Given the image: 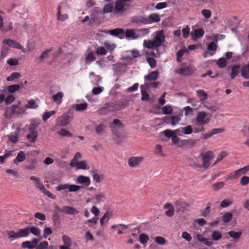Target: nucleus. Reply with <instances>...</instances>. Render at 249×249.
Returning a JSON list of instances; mask_svg holds the SVG:
<instances>
[{
    "instance_id": "27",
    "label": "nucleus",
    "mask_w": 249,
    "mask_h": 249,
    "mask_svg": "<svg viewBox=\"0 0 249 249\" xmlns=\"http://www.w3.org/2000/svg\"><path fill=\"white\" fill-rule=\"evenodd\" d=\"M90 172L93 177L94 180H95L96 182H100L103 179V175L98 174L96 171L91 170Z\"/></svg>"
},
{
    "instance_id": "13",
    "label": "nucleus",
    "mask_w": 249,
    "mask_h": 249,
    "mask_svg": "<svg viewBox=\"0 0 249 249\" xmlns=\"http://www.w3.org/2000/svg\"><path fill=\"white\" fill-rule=\"evenodd\" d=\"M71 121V117L67 115H64L59 117L56 120L57 125L61 126H67Z\"/></svg>"
},
{
    "instance_id": "1",
    "label": "nucleus",
    "mask_w": 249,
    "mask_h": 249,
    "mask_svg": "<svg viewBox=\"0 0 249 249\" xmlns=\"http://www.w3.org/2000/svg\"><path fill=\"white\" fill-rule=\"evenodd\" d=\"M153 40H145L143 42V45L147 48L151 49L157 48L161 46L165 41V36L163 35L164 32H157Z\"/></svg>"
},
{
    "instance_id": "22",
    "label": "nucleus",
    "mask_w": 249,
    "mask_h": 249,
    "mask_svg": "<svg viewBox=\"0 0 249 249\" xmlns=\"http://www.w3.org/2000/svg\"><path fill=\"white\" fill-rule=\"evenodd\" d=\"M64 96V94L62 92H58L56 94H54L52 96V98L53 101L57 104L59 105L62 102V98Z\"/></svg>"
},
{
    "instance_id": "48",
    "label": "nucleus",
    "mask_w": 249,
    "mask_h": 249,
    "mask_svg": "<svg viewBox=\"0 0 249 249\" xmlns=\"http://www.w3.org/2000/svg\"><path fill=\"white\" fill-rule=\"evenodd\" d=\"M216 64L218 67L220 68H224L227 65V61L224 58H219L216 62Z\"/></svg>"
},
{
    "instance_id": "45",
    "label": "nucleus",
    "mask_w": 249,
    "mask_h": 249,
    "mask_svg": "<svg viewBox=\"0 0 249 249\" xmlns=\"http://www.w3.org/2000/svg\"><path fill=\"white\" fill-rule=\"evenodd\" d=\"M20 76V74L18 72H13L9 76L7 77V80L8 81H12L16 79L19 78Z\"/></svg>"
},
{
    "instance_id": "36",
    "label": "nucleus",
    "mask_w": 249,
    "mask_h": 249,
    "mask_svg": "<svg viewBox=\"0 0 249 249\" xmlns=\"http://www.w3.org/2000/svg\"><path fill=\"white\" fill-rule=\"evenodd\" d=\"M229 235L232 238L238 239L240 238L242 235L241 231L235 232L234 231H230L228 232Z\"/></svg>"
},
{
    "instance_id": "5",
    "label": "nucleus",
    "mask_w": 249,
    "mask_h": 249,
    "mask_svg": "<svg viewBox=\"0 0 249 249\" xmlns=\"http://www.w3.org/2000/svg\"><path fill=\"white\" fill-rule=\"evenodd\" d=\"M195 68L191 65L182 67L180 69H177L175 70V72L185 76L190 75L193 74Z\"/></svg>"
},
{
    "instance_id": "42",
    "label": "nucleus",
    "mask_w": 249,
    "mask_h": 249,
    "mask_svg": "<svg viewBox=\"0 0 249 249\" xmlns=\"http://www.w3.org/2000/svg\"><path fill=\"white\" fill-rule=\"evenodd\" d=\"M31 232L33 235L38 236L40 234V230L39 228L34 226L29 228V233Z\"/></svg>"
},
{
    "instance_id": "7",
    "label": "nucleus",
    "mask_w": 249,
    "mask_h": 249,
    "mask_svg": "<svg viewBox=\"0 0 249 249\" xmlns=\"http://www.w3.org/2000/svg\"><path fill=\"white\" fill-rule=\"evenodd\" d=\"M3 43L8 45L10 47H12L16 49H18L21 50L23 53L26 52V50L17 41L11 39H5L3 40Z\"/></svg>"
},
{
    "instance_id": "9",
    "label": "nucleus",
    "mask_w": 249,
    "mask_h": 249,
    "mask_svg": "<svg viewBox=\"0 0 249 249\" xmlns=\"http://www.w3.org/2000/svg\"><path fill=\"white\" fill-rule=\"evenodd\" d=\"M128 3H124L122 0H117L115 4V10L117 13L124 12L129 7Z\"/></svg>"
},
{
    "instance_id": "28",
    "label": "nucleus",
    "mask_w": 249,
    "mask_h": 249,
    "mask_svg": "<svg viewBox=\"0 0 249 249\" xmlns=\"http://www.w3.org/2000/svg\"><path fill=\"white\" fill-rule=\"evenodd\" d=\"M158 72L156 71H154L150 72L149 74L144 76L145 81H151L155 80L158 78Z\"/></svg>"
},
{
    "instance_id": "16",
    "label": "nucleus",
    "mask_w": 249,
    "mask_h": 249,
    "mask_svg": "<svg viewBox=\"0 0 249 249\" xmlns=\"http://www.w3.org/2000/svg\"><path fill=\"white\" fill-rule=\"evenodd\" d=\"M76 182L79 184L88 186L90 184V178L86 176L80 175L77 177L76 178Z\"/></svg>"
},
{
    "instance_id": "14",
    "label": "nucleus",
    "mask_w": 249,
    "mask_h": 249,
    "mask_svg": "<svg viewBox=\"0 0 249 249\" xmlns=\"http://www.w3.org/2000/svg\"><path fill=\"white\" fill-rule=\"evenodd\" d=\"M207 116V114L204 111H201L198 113L196 117V121L200 125H204L208 123L205 118Z\"/></svg>"
},
{
    "instance_id": "44",
    "label": "nucleus",
    "mask_w": 249,
    "mask_h": 249,
    "mask_svg": "<svg viewBox=\"0 0 249 249\" xmlns=\"http://www.w3.org/2000/svg\"><path fill=\"white\" fill-rule=\"evenodd\" d=\"M40 191L46 196H48L49 198H52L53 199H55L56 197L54 195H53L52 193H51L49 191L47 190L45 187L44 186Z\"/></svg>"
},
{
    "instance_id": "52",
    "label": "nucleus",
    "mask_w": 249,
    "mask_h": 249,
    "mask_svg": "<svg viewBox=\"0 0 249 249\" xmlns=\"http://www.w3.org/2000/svg\"><path fill=\"white\" fill-rule=\"evenodd\" d=\"M20 89V86L19 85H13L9 86L7 88L8 91L10 93H14L18 91Z\"/></svg>"
},
{
    "instance_id": "60",
    "label": "nucleus",
    "mask_w": 249,
    "mask_h": 249,
    "mask_svg": "<svg viewBox=\"0 0 249 249\" xmlns=\"http://www.w3.org/2000/svg\"><path fill=\"white\" fill-rule=\"evenodd\" d=\"M148 239V237L145 234H141L139 236V241L141 243L143 244L147 243Z\"/></svg>"
},
{
    "instance_id": "51",
    "label": "nucleus",
    "mask_w": 249,
    "mask_h": 249,
    "mask_svg": "<svg viewBox=\"0 0 249 249\" xmlns=\"http://www.w3.org/2000/svg\"><path fill=\"white\" fill-rule=\"evenodd\" d=\"M81 158V154L79 152H77L76 153L73 159L71 160V162H70V166L71 167H73V165H74V163L77 162V160H78V159H80Z\"/></svg>"
},
{
    "instance_id": "35",
    "label": "nucleus",
    "mask_w": 249,
    "mask_h": 249,
    "mask_svg": "<svg viewBox=\"0 0 249 249\" xmlns=\"http://www.w3.org/2000/svg\"><path fill=\"white\" fill-rule=\"evenodd\" d=\"M57 134L63 137L67 136L71 137L72 136V134L71 132L64 128H62L58 131Z\"/></svg>"
},
{
    "instance_id": "6",
    "label": "nucleus",
    "mask_w": 249,
    "mask_h": 249,
    "mask_svg": "<svg viewBox=\"0 0 249 249\" xmlns=\"http://www.w3.org/2000/svg\"><path fill=\"white\" fill-rule=\"evenodd\" d=\"M20 104V102H19L18 105H13L11 106V107L8 109L5 113V114L7 116L9 115H12L14 114H23L25 110L23 108H19L18 107V106Z\"/></svg>"
},
{
    "instance_id": "62",
    "label": "nucleus",
    "mask_w": 249,
    "mask_h": 249,
    "mask_svg": "<svg viewBox=\"0 0 249 249\" xmlns=\"http://www.w3.org/2000/svg\"><path fill=\"white\" fill-rule=\"evenodd\" d=\"M47 241H44L40 243L38 245H37L36 249H46L48 246Z\"/></svg>"
},
{
    "instance_id": "61",
    "label": "nucleus",
    "mask_w": 249,
    "mask_h": 249,
    "mask_svg": "<svg viewBox=\"0 0 249 249\" xmlns=\"http://www.w3.org/2000/svg\"><path fill=\"white\" fill-rule=\"evenodd\" d=\"M60 216L58 212H54L53 214V220L54 224L59 223Z\"/></svg>"
},
{
    "instance_id": "26",
    "label": "nucleus",
    "mask_w": 249,
    "mask_h": 249,
    "mask_svg": "<svg viewBox=\"0 0 249 249\" xmlns=\"http://www.w3.org/2000/svg\"><path fill=\"white\" fill-rule=\"evenodd\" d=\"M189 51L185 47L182 49L179 50L177 53V61L178 63H180L181 62V58L184 54H188Z\"/></svg>"
},
{
    "instance_id": "8",
    "label": "nucleus",
    "mask_w": 249,
    "mask_h": 249,
    "mask_svg": "<svg viewBox=\"0 0 249 249\" xmlns=\"http://www.w3.org/2000/svg\"><path fill=\"white\" fill-rule=\"evenodd\" d=\"M241 74L245 79H249V63L242 67ZM243 86L244 87H249V80L243 82Z\"/></svg>"
},
{
    "instance_id": "56",
    "label": "nucleus",
    "mask_w": 249,
    "mask_h": 249,
    "mask_svg": "<svg viewBox=\"0 0 249 249\" xmlns=\"http://www.w3.org/2000/svg\"><path fill=\"white\" fill-rule=\"evenodd\" d=\"M37 168V162L36 160H32L31 164L29 166H26L25 168L32 171H34Z\"/></svg>"
},
{
    "instance_id": "25",
    "label": "nucleus",
    "mask_w": 249,
    "mask_h": 249,
    "mask_svg": "<svg viewBox=\"0 0 249 249\" xmlns=\"http://www.w3.org/2000/svg\"><path fill=\"white\" fill-rule=\"evenodd\" d=\"M240 67L237 65H234L231 66V78L233 79L239 73Z\"/></svg>"
},
{
    "instance_id": "53",
    "label": "nucleus",
    "mask_w": 249,
    "mask_h": 249,
    "mask_svg": "<svg viewBox=\"0 0 249 249\" xmlns=\"http://www.w3.org/2000/svg\"><path fill=\"white\" fill-rule=\"evenodd\" d=\"M113 8V4L111 3H108L106 4L103 8V12L104 13H108L111 12Z\"/></svg>"
},
{
    "instance_id": "54",
    "label": "nucleus",
    "mask_w": 249,
    "mask_h": 249,
    "mask_svg": "<svg viewBox=\"0 0 249 249\" xmlns=\"http://www.w3.org/2000/svg\"><path fill=\"white\" fill-rule=\"evenodd\" d=\"M56 113L55 111L52 110L45 112L42 116V120L43 121L47 120L51 116L54 114Z\"/></svg>"
},
{
    "instance_id": "43",
    "label": "nucleus",
    "mask_w": 249,
    "mask_h": 249,
    "mask_svg": "<svg viewBox=\"0 0 249 249\" xmlns=\"http://www.w3.org/2000/svg\"><path fill=\"white\" fill-rule=\"evenodd\" d=\"M40 191L46 196H48L49 198H52L53 199H55L56 197L54 195H53L52 193H51L49 191L47 190L45 187L44 186Z\"/></svg>"
},
{
    "instance_id": "50",
    "label": "nucleus",
    "mask_w": 249,
    "mask_h": 249,
    "mask_svg": "<svg viewBox=\"0 0 249 249\" xmlns=\"http://www.w3.org/2000/svg\"><path fill=\"white\" fill-rule=\"evenodd\" d=\"M95 53L98 55H106L107 52L106 50L105 47H98L95 51Z\"/></svg>"
},
{
    "instance_id": "39",
    "label": "nucleus",
    "mask_w": 249,
    "mask_h": 249,
    "mask_svg": "<svg viewBox=\"0 0 249 249\" xmlns=\"http://www.w3.org/2000/svg\"><path fill=\"white\" fill-rule=\"evenodd\" d=\"M233 215L231 213H226L222 216V220L225 223H228L231 221Z\"/></svg>"
},
{
    "instance_id": "58",
    "label": "nucleus",
    "mask_w": 249,
    "mask_h": 249,
    "mask_svg": "<svg viewBox=\"0 0 249 249\" xmlns=\"http://www.w3.org/2000/svg\"><path fill=\"white\" fill-rule=\"evenodd\" d=\"M52 49H47L45 51H44V52H43L39 57L40 60L42 61L45 58H46L48 56L49 52L52 51Z\"/></svg>"
},
{
    "instance_id": "63",
    "label": "nucleus",
    "mask_w": 249,
    "mask_h": 249,
    "mask_svg": "<svg viewBox=\"0 0 249 249\" xmlns=\"http://www.w3.org/2000/svg\"><path fill=\"white\" fill-rule=\"evenodd\" d=\"M147 62L151 68H155L156 66V60L153 57L147 58Z\"/></svg>"
},
{
    "instance_id": "40",
    "label": "nucleus",
    "mask_w": 249,
    "mask_h": 249,
    "mask_svg": "<svg viewBox=\"0 0 249 249\" xmlns=\"http://www.w3.org/2000/svg\"><path fill=\"white\" fill-rule=\"evenodd\" d=\"M211 236L213 241H216L222 238V234L219 231H214L212 233Z\"/></svg>"
},
{
    "instance_id": "32",
    "label": "nucleus",
    "mask_w": 249,
    "mask_h": 249,
    "mask_svg": "<svg viewBox=\"0 0 249 249\" xmlns=\"http://www.w3.org/2000/svg\"><path fill=\"white\" fill-rule=\"evenodd\" d=\"M30 179L34 181L36 185V187L40 190L44 186L43 183L41 182L39 179L35 176H31Z\"/></svg>"
},
{
    "instance_id": "64",
    "label": "nucleus",
    "mask_w": 249,
    "mask_h": 249,
    "mask_svg": "<svg viewBox=\"0 0 249 249\" xmlns=\"http://www.w3.org/2000/svg\"><path fill=\"white\" fill-rule=\"evenodd\" d=\"M34 217L42 221H44L46 220V215L44 214L39 212L36 213L34 214Z\"/></svg>"
},
{
    "instance_id": "15",
    "label": "nucleus",
    "mask_w": 249,
    "mask_h": 249,
    "mask_svg": "<svg viewBox=\"0 0 249 249\" xmlns=\"http://www.w3.org/2000/svg\"><path fill=\"white\" fill-rule=\"evenodd\" d=\"M160 16L156 14L153 13L149 15L148 18H145V24L151 23L152 22H158L160 21Z\"/></svg>"
},
{
    "instance_id": "4",
    "label": "nucleus",
    "mask_w": 249,
    "mask_h": 249,
    "mask_svg": "<svg viewBox=\"0 0 249 249\" xmlns=\"http://www.w3.org/2000/svg\"><path fill=\"white\" fill-rule=\"evenodd\" d=\"M203 166L205 169H207L210 166V161L214 158V154L211 151H208L202 155Z\"/></svg>"
},
{
    "instance_id": "29",
    "label": "nucleus",
    "mask_w": 249,
    "mask_h": 249,
    "mask_svg": "<svg viewBox=\"0 0 249 249\" xmlns=\"http://www.w3.org/2000/svg\"><path fill=\"white\" fill-rule=\"evenodd\" d=\"M18 238L27 237L29 234V228L20 229L18 231Z\"/></svg>"
},
{
    "instance_id": "24",
    "label": "nucleus",
    "mask_w": 249,
    "mask_h": 249,
    "mask_svg": "<svg viewBox=\"0 0 249 249\" xmlns=\"http://www.w3.org/2000/svg\"><path fill=\"white\" fill-rule=\"evenodd\" d=\"M38 137V132L37 131H32L30 132L27 136V139L29 141L31 142H35Z\"/></svg>"
},
{
    "instance_id": "12",
    "label": "nucleus",
    "mask_w": 249,
    "mask_h": 249,
    "mask_svg": "<svg viewBox=\"0 0 249 249\" xmlns=\"http://www.w3.org/2000/svg\"><path fill=\"white\" fill-rule=\"evenodd\" d=\"M38 240L36 238H33L31 241H26L23 242L21 244V247L23 249H33L35 248L38 244Z\"/></svg>"
},
{
    "instance_id": "55",
    "label": "nucleus",
    "mask_w": 249,
    "mask_h": 249,
    "mask_svg": "<svg viewBox=\"0 0 249 249\" xmlns=\"http://www.w3.org/2000/svg\"><path fill=\"white\" fill-rule=\"evenodd\" d=\"M163 133L164 135L168 138H172L174 136V134H176V130L173 131L171 129H166L163 131Z\"/></svg>"
},
{
    "instance_id": "2",
    "label": "nucleus",
    "mask_w": 249,
    "mask_h": 249,
    "mask_svg": "<svg viewBox=\"0 0 249 249\" xmlns=\"http://www.w3.org/2000/svg\"><path fill=\"white\" fill-rule=\"evenodd\" d=\"M241 19H238L236 16H232L224 19V22L227 27H229L231 31H236L237 29L242 28Z\"/></svg>"
},
{
    "instance_id": "23",
    "label": "nucleus",
    "mask_w": 249,
    "mask_h": 249,
    "mask_svg": "<svg viewBox=\"0 0 249 249\" xmlns=\"http://www.w3.org/2000/svg\"><path fill=\"white\" fill-rule=\"evenodd\" d=\"M25 159L26 157L24 152L22 151H20L18 153L17 157L14 160L13 163L15 164H17L18 162H22Z\"/></svg>"
},
{
    "instance_id": "3",
    "label": "nucleus",
    "mask_w": 249,
    "mask_h": 249,
    "mask_svg": "<svg viewBox=\"0 0 249 249\" xmlns=\"http://www.w3.org/2000/svg\"><path fill=\"white\" fill-rule=\"evenodd\" d=\"M80 188L81 187L78 185L65 183L60 184L59 185H58L56 188V190L57 191H61L62 190L65 191L67 189H68V191H67V192H75L79 190Z\"/></svg>"
},
{
    "instance_id": "37",
    "label": "nucleus",
    "mask_w": 249,
    "mask_h": 249,
    "mask_svg": "<svg viewBox=\"0 0 249 249\" xmlns=\"http://www.w3.org/2000/svg\"><path fill=\"white\" fill-rule=\"evenodd\" d=\"M173 110V108L171 106L166 105L162 108V113L163 114H171Z\"/></svg>"
},
{
    "instance_id": "18",
    "label": "nucleus",
    "mask_w": 249,
    "mask_h": 249,
    "mask_svg": "<svg viewBox=\"0 0 249 249\" xmlns=\"http://www.w3.org/2000/svg\"><path fill=\"white\" fill-rule=\"evenodd\" d=\"M112 216L111 212L107 211L103 216L100 219V223L101 226L107 224Z\"/></svg>"
},
{
    "instance_id": "19",
    "label": "nucleus",
    "mask_w": 249,
    "mask_h": 249,
    "mask_svg": "<svg viewBox=\"0 0 249 249\" xmlns=\"http://www.w3.org/2000/svg\"><path fill=\"white\" fill-rule=\"evenodd\" d=\"M196 238L198 241L208 247H211L213 245V242L212 241H209L207 238L204 237L202 234H197L196 236Z\"/></svg>"
},
{
    "instance_id": "30",
    "label": "nucleus",
    "mask_w": 249,
    "mask_h": 249,
    "mask_svg": "<svg viewBox=\"0 0 249 249\" xmlns=\"http://www.w3.org/2000/svg\"><path fill=\"white\" fill-rule=\"evenodd\" d=\"M40 124L39 121H36V120H32L31 124L29 125L28 127V130L29 132L32 131H37L36 130L37 127Z\"/></svg>"
},
{
    "instance_id": "59",
    "label": "nucleus",
    "mask_w": 249,
    "mask_h": 249,
    "mask_svg": "<svg viewBox=\"0 0 249 249\" xmlns=\"http://www.w3.org/2000/svg\"><path fill=\"white\" fill-rule=\"evenodd\" d=\"M94 197L96 200L97 202L100 203L103 202L105 198V195L101 193L100 194L95 195Z\"/></svg>"
},
{
    "instance_id": "49",
    "label": "nucleus",
    "mask_w": 249,
    "mask_h": 249,
    "mask_svg": "<svg viewBox=\"0 0 249 249\" xmlns=\"http://www.w3.org/2000/svg\"><path fill=\"white\" fill-rule=\"evenodd\" d=\"M96 57H95L94 53L92 52L89 53L86 56V61L87 63L90 62L95 60Z\"/></svg>"
},
{
    "instance_id": "46",
    "label": "nucleus",
    "mask_w": 249,
    "mask_h": 249,
    "mask_svg": "<svg viewBox=\"0 0 249 249\" xmlns=\"http://www.w3.org/2000/svg\"><path fill=\"white\" fill-rule=\"evenodd\" d=\"M62 240L64 242V245L63 246L71 247V238L67 235H63L62 236Z\"/></svg>"
},
{
    "instance_id": "47",
    "label": "nucleus",
    "mask_w": 249,
    "mask_h": 249,
    "mask_svg": "<svg viewBox=\"0 0 249 249\" xmlns=\"http://www.w3.org/2000/svg\"><path fill=\"white\" fill-rule=\"evenodd\" d=\"M88 104L86 103L77 104L75 108V110L78 111L85 110L87 109Z\"/></svg>"
},
{
    "instance_id": "34",
    "label": "nucleus",
    "mask_w": 249,
    "mask_h": 249,
    "mask_svg": "<svg viewBox=\"0 0 249 249\" xmlns=\"http://www.w3.org/2000/svg\"><path fill=\"white\" fill-rule=\"evenodd\" d=\"M38 107V105L36 104V101L34 99H31L25 105V107L27 109L33 108L35 109Z\"/></svg>"
},
{
    "instance_id": "10",
    "label": "nucleus",
    "mask_w": 249,
    "mask_h": 249,
    "mask_svg": "<svg viewBox=\"0 0 249 249\" xmlns=\"http://www.w3.org/2000/svg\"><path fill=\"white\" fill-rule=\"evenodd\" d=\"M115 109L114 106L108 104L99 109L97 113L100 115H106L114 112Z\"/></svg>"
},
{
    "instance_id": "31",
    "label": "nucleus",
    "mask_w": 249,
    "mask_h": 249,
    "mask_svg": "<svg viewBox=\"0 0 249 249\" xmlns=\"http://www.w3.org/2000/svg\"><path fill=\"white\" fill-rule=\"evenodd\" d=\"M76 167L77 169H87L89 168H87L86 162L85 161H78L74 163L73 167Z\"/></svg>"
},
{
    "instance_id": "21",
    "label": "nucleus",
    "mask_w": 249,
    "mask_h": 249,
    "mask_svg": "<svg viewBox=\"0 0 249 249\" xmlns=\"http://www.w3.org/2000/svg\"><path fill=\"white\" fill-rule=\"evenodd\" d=\"M145 18L142 16L134 17L131 18V21L137 25H141L142 24H145Z\"/></svg>"
},
{
    "instance_id": "17",
    "label": "nucleus",
    "mask_w": 249,
    "mask_h": 249,
    "mask_svg": "<svg viewBox=\"0 0 249 249\" xmlns=\"http://www.w3.org/2000/svg\"><path fill=\"white\" fill-rule=\"evenodd\" d=\"M176 132L179 133H183L186 135H189L193 133V129L191 125H189L185 127H181L176 129Z\"/></svg>"
},
{
    "instance_id": "11",
    "label": "nucleus",
    "mask_w": 249,
    "mask_h": 249,
    "mask_svg": "<svg viewBox=\"0 0 249 249\" xmlns=\"http://www.w3.org/2000/svg\"><path fill=\"white\" fill-rule=\"evenodd\" d=\"M143 160L142 157H131L128 159V165L131 168L136 167L140 164Z\"/></svg>"
},
{
    "instance_id": "38",
    "label": "nucleus",
    "mask_w": 249,
    "mask_h": 249,
    "mask_svg": "<svg viewBox=\"0 0 249 249\" xmlns=\"http://www.w3.org/2000/svg\"><path fill=\"white\" fill-rule=\"evenodd\" d=\"M176 133L175 134L174 136L172 138V142L175 145H177L179 144V142H181V143H182L183 141L180 140V139L177 137V135L179 136H181V134L176 132Z\"/></svg>"
},
{
    "instance_id": "33",
    "label": "nucleus",
    "mask_w": 249,
    "mask_h": 249,
    "mask_svg": "<svg viewBox=\"0 0 249 249\" xmlns=\"http://www.w3.org/2000/svg\"><path fill=\"white\" fill-rule=\"evenodd\" d=\"M196 93L199 96L200 101H205L208 97V94L203 90H197L196 91Z\"/></svg>"
},
{
    "instance_id": "57",
    "label": "nucleus",
    "mask_w": 249,
    "mask_h": 249,
    "mask_svg": "<svg viewBox=\"0 0 249 249\" xmlns=\"http://www.w3.org/2000/svg\"><path fill=\"white\" fill-rule=\"evenodd\" d=\"M232 203V201L229 199H224L221 201L220 206L222 208H226L230 206Z\"/></svg>"
},
{
    "instance_id": "41",
    "label": "nucleus",
    "mask_w": 249,
    "mask_h": 249,
    "mask_svg": "<svg viewBox=\"0 0 249 249\" xmlns=\"http://www.w3.org/2000/svg\"><path fill=\"white\" fill-rule=\"evenodd\" d=\"M204 32H191V36L192 39L194 41H196L197 39L204 35Z\"/></svg>"
},
{
    "instance_id": "20",
    "label": "nucleus",
    "mask_w": 249,
    "mask_h": 249,
    "mask_svg": "<svg viewBox=\"0 0 249 249\" xmlns=\"http://www.w3.org/2000/svg\"><path fill=\"white\" fill-rule=\"evenodd\" d=\"M63 213L71 215H74L77 214L78 211L73 207L66 206L63 207Z\"/></svg>"
}]
</instances>
